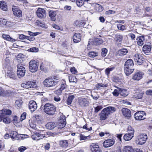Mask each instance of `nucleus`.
<instances>
[{
  "label": "nucleus",
  "mask_w": 152,
  "mask_h": 152,
  "mask_svg": "<svg viewBox=\"0 0 152 152\" xmlns=\"http://www.w3.org/2000/svg\"><path fill=\"white\" fill-rule=\"evenodd\" d=\"M28 34L29 35L32 36H35L37 35L40 34V33L39 32H37L33 33L30 31H28Z\"/></svg>",
  "instance_id": "5fc2aeb1"
},
{
  "label": "nucleus",
  "mask_w": 152,
  "mask_h": 152,
  "mask_svg": "<svg viewBox=\"0 0 152 152\" xmlns=\"http://www.w3.org/2000/svg\"><path fill=\"white\" fill-rule=\"evenodd\" d=\"M70 70L72 74H75L77 73V71L75 67H72Z\"/></svg>",
  "instance_id": "052dcab7"
},
{
  "label": "nucleus",
  "mask_w": 152,
  "mask_h": 152,
  "mask_svg": "<svg viewBox=\"0 0 152 152\" xmlns=\"http://www.w3.org/2000/svg\"><path fill=\"white\" fill-rule=\"evenodd\" d=\"M17 75L20 78L23 77L26 73V69L24 67L20 64L17 65Z\"/></svg>",
  "instance_id": "1a4fd4ad"
},
{
  "label": "nucleus",
  "mask_w": 152,
  "mask_h": 152,
  "mask_svg": "<svg viewBox=\"0 0 152 152\" xmlns=\"http://www.w3.org/2000/svg\"><path fill=\"white\" fill-rule=\"evenodd\" d=\"M11 114V111L9 109H4L0 110V114H1V116H9Z\"/></svg>",
  "instance_id": "5701e85b"
},
{
  "label": "nucleus",
  "mask_w": 152,
  "mask_h": 152,
  "mask_svg": "<svg viewBox=\"0 0 152 152\" xmlns=\"http://www.w3.org/2000/svg\"><path fill=\"white\" fill-rule=\"evenodd\" d=\"M134 63L131 59H129L125 62L124 65V72L126 76H129L133 72L134 68L133 67Z\"/></svg>",
  "instance_id": "f257e3e1"
},
{
  "label": "nucleus",
  "mask_w": 152,
  "mask_h": 152,
  "mask_svg": "<svg viewBox=\"0 0 152 152\" xmlns=\"http://www.w3.org/2000/svg\"><path fill=\"white\" fill-rule=\"evenodd\" d=\"M115 142V140L113 138L108 139L105 140L103 144L105 148L110 147L112 146Z\"/></svg>",
  "instance_id": "4468645a"
},
{
  "label": "nucleus",
  "mask_w": 152,
  "mask_h": 152,
  "mask_svg": "<svg viewBox=\"0 0 152 152\" xmlns=\"http://www.w3.org/2000/svg\"><path fill=\"white\" fill-rule=\"evenodd\" d=\"M88 55L91 57H94L97 56V53L95 52H91L89 53Z\"/></svg>",
  "instance_id": "3c124183"
},
{
  "label": "nucleus",
  "mask_w": 152,
  "mask_h": 152,
  "mask_svg": "<svg viewBox=\"0 0 152 152\" xmlns=\"http://www.w3.org/2000/svg\"><path fill=\"white\" fill-rule=\"evenodd\" d=\"M57 11L52 10H50L49 12V16L50 17L51 20L52 21H55L56 19L57 15Z\"/></svg>",
  "instance_id": "4be33fe9"
},
{
  "label": "nucleus",
  "mask_w": 152,
  "mask_h": 152,
  "mask_svg": "<svg viewBox=\"0 0 152 152\" xmlns=\"http://www.w3.org/2000/svg\"><path fill=\"white\" fill-rule=\"evenodd\" d=\"M92 152H100L99 145L96 143H93L90 146Z\"/></svg>",
  "instance_id": "412c9836"
},
{
  "label": "nucleus",
  "mask_w": 152,
  "mask_h": 152,
  "mask_svg": "<svg viewBox=\"0 0 152 152\" xmlns=\"http://www.w3.org/2000/svg\"><path fill=\"white\" fill-rule=\"evenodd\" d=\"M38 49L37 48L34 47L29 49L28 51L32 52H37L38 51Z\"/></svg>",
  "instance_id": "603ef678"
},
{
  "label": "nucleus",
  "mask_w": 152,
  "mask_h": 152,
  "mask_svg": "<svg viewBox=\"0 0 152 152\" xmlns=\"http://www.w3.org/2000/svg\"><path fill=\"white\" fill-rule=\"evenodd\" d=\"M128 52V50L124 48L121 49L118 51V53L121 56H124L126 55Z\"/></svg>",
  "instance_id": "72a5a7b5"
},
{
  "label": "nucleus",
  "mask_w": 152,
  "mask_h": 152,
  "mask_svg": "<svg viewBox=\"0 0 152 152\" xmlns=\"http://www.w3.org/2000/svg\"><path fill=\"white\" fill-rule=\"evenodd\" d=\"M39 63L38 61L32 60L29 63V69L32 72H35L38 69Z\"/></svg>",
  "instance_id": "20e7f679"
},
{
  "label": "nucleus",
  "mask_w": 152,
  "mask_h": 152,
  "mask_svg": "<svg viewBox=\"0 0 152 152\" xmlns=\"http://www.w3.org/2000/svg\"><path fill=\"white\" fill-rule=\"evenodd\" d=\"M119 88H118V89H115L114 91L112 93L113 95L115 96H118L120 94L119 90L118 89Z\"/></svg>",
  "instance_id": "8fccbe9b"
},
{
  "label": "nucleus",
  "mask_w": 152,
  "mask_h": 152,
  "mask_svg": "<svg viewBox=\"0 0 152 152\" xmlns=\"http://www.w3.org/2000/svg\"><path fill=\"white\" fill-rule=\"evenodd\" d=\"M84 0H77L76 3L77 6L81 7L84 4Z\"/></svg>",
  "instance_id": "09e8293b"
},
{
  "label": "nucleus",
  "mask_w": 152,
  "mask_h": 152,
  "mask_svg": "<svg viewBox=\"0 0 152 152\" xmlns=\"http://www.w3.org/2000/svg\"><path fill=\"white\" fill-rule=\"evenodd\" d=\"M0 7L2 10L4 11H7L8 8L6 3L4 1H1L0 2Z\"/></svg>",
  "instance_id": "7c9ffc66"
},
{
  "label": "nucleus",
  "mask_w": 152,
  "mask_h": 152,
  "mask_svg": "<svg viewBox=\"0 0 152 152\" xmlns=\"http://www.w3.org/2000/svg\"><path fill=\"white\" fill-rule=\"evenodd\" d=\"M2 117V119L4 123L6 124H9L10 122L11 119L9 116H1Z\"/></svg>",
  "instance_id": "4c0bfd02"
},
{
  "label": "nucleus",
  "mask_w": 152,
  "mask_h": 152,
  "mask_svg": "<svg viewBox=\"0 0 152 152\" xmlns=\"http://www.w3.org/2000/svg\"><path fill=\"white\" fill-rule=\"evenodd\" d=\"M143 75V72L140 71H137L133 75L132 79L134 80H139L142 78Z\"/></svg>",
  "instance_id": "f3484780"
},
{
  "label": "nucleus",
  "mask_w": 152,
  "mask_h": 152,
  "mask_svg": "<svg viewBox=\"0 0 152 152\" xmlns=\"http://www.w3.org/2000/svg\"><path fill=\"white\" fill-rule=\"evenodd\" d=\"M42 104H50L47 102H48V99L46 98H43L42 99Z\"/></svg>",
  "instance_id": "4d7b16f0"
},
{
  "label": "nucleus",
  "mask_w": 152,
  "mask_h": 152,
  "mask_svg": "<svg viewBox=\"0 0 152 152\" xmlns=\"http://www.w3.org/2000/svg\"><path fill=\"white\" fill-rule=\"evenodd\" d=\"M107 52V50L106 48H103L102 49L101 56L104 57L105 56Z\"/></svg>",
  "instance_id": "de8ad7c7"
},
{
  "label": "nucleus",
  "mask_w": 152,
  "mask_h": 152,
  "mask_svg": "<svg viewBox=\"0 0 152 152\" xmlns=\"http://www.w3.org/2000/svg\"><path fill=\"white\" fill-rule=\"evenodd\" d=\"M118 89L119 90L120 94L121 96H126L128 95V92L126 90L123 89H122L121 88H118Z\"/></svg>",
  "instance_id": "e433bc0d"
},
{
  "label": "nucleus",
  "mask_w": 152,
  "mask_h": 152,
  "mask_svg": "<svg viewBox=\"0 0 152 152\" xmlns=\"http://www.w3.org/2000/svg\"><path fill=\"white\" fill-rule=\"evenodd\" d=\"M2 37L4 39L7 41L12 42H14L16 41L15 39L11 37L8 34H3Z\"/></svg>",
  "instance_id": "c85d7f7f"
},
{
  "label": "nucleus",
  "mask_w": 152,
  "mask_h": 152,
  "mask_svg": "<svg viewBox=\"0 0 152 152\" xmlns=\"http://www.w3.org/2000/svg\"><path fill=\"white\" fill-rule=\"evenodd\" d=\"M23 103L22 99H18L15 102V104H21Z\"/></svg>",
  "instance_id": "680f3d73"
},
{
  "label": "nucleus",
  "mask_w": 152,
  "mask_h": 152,
  "mask_svg": "<svg viewBox=\"0 0 152 152\" xmlns=\"http://www.w3.org/2000/svg\"><path fill=\"white\" fill-rule=\"evenodd\" d=\"M117 27L118 30L121 31H124L126 29L127 27L126 26L122 25L120 24H117Z\"/></svg>",
  "instance_id": "79ce46f5"
},
{
  "label": "nucleus",
  "mask_w": 152,
  "mask_h": 152,
  "mask_svg": "<svg viewBox=\"0 0 152 152\" xmlns=\"http://www.w3.org/2000/svg\"><path fill=\"white\" fill-rule=\"evenodd\" d=\"M36 13L37 17L41 19L45 18L46 16V11L43 8H38Z\"/></svg>",
  "instance_id": "f8f14e48"
},
{
  "label": "nucleus",
  "mask_w": 152,
  "mask_h": 152,
  "mask_svg": "<svg viewBox=\"0 0 152 152\" xmlns=\"http://www.w3.org/2000/svg\"><path fill=\"white\" fill-rule=\"evenodd\" d=\"M123 39L122 35L117 34H115L114 38L115 40L117 42H121Z\"/></svg>",
  "instance_id": "473e14b6"
},
{
  "label": "nucleus",
  "mask_w": 152,
  "mask_h": 152,
  "mask_svg": "<svg viewBox=\"0 0 152 152\" xmlns=\"http://www.w3.org/2000/svg\"><path fill=\"white\" fill-rule=\"evenodd\" d=\"M10 91H4L0 87V96H6L7 95H9V94H6L7 93H9Z\"/></svg>",
  "instance_id": "58836bf2"
},
{
  "label": "nucleus",
  "mask_w": 152,
  "mask_h": 152,
  "mask_svg": "<svg viewBox=\"0 0 152 152\" xmlns=\"http://www.w3.org/2000/svg\"><path fill=\"white\" fill-rule=\"evenodd\" d=\"M32 120L38 124H40L42 123V119L39 115H34L32 117Z\"/></svg>",
  "instance_id": "a211bd4d"
},
{
  "label": "nucleus",
  "mask_w": 152,
  "mask_h": 152,
  "mask_svg": "<svg viewBox=\"0 0 152 152\" xmlns=\"http://www.w3.org/2000/svg\"><path fill=\"white\" fill-rule=\"evenodd\" d=\"M10 136L13 140H18L19 139V135L17 132L15 131L11 132L10 133Z\"/></svg>",
  "instance_id": "a878e982"
},
{
  "label": "nucleus",
  "mask_w": 152,
  "mask_h": 152,
  "mask_svg": "<svg viewBox=\"0 0 152 152\" xmlns=\"http://www.w3.org/2000/svg\"><path fill=\"white\" fill-rule=\"evenodd\" d=\"M10 55L9 53L7 54L6 56H4V58H5L4 64L8 66H9L10 65Z\"/></svg>",
  "instance_id": "c756f323"
},
{
  "label": "nucleus",
  "mask_w": 152,
  "mask_h": 152,
  "mask_svg": "<svg viewBox=\"0 0 152 152\" xmlns=\"http://www.w3.org/2000/svg\"><path fill=\"white\" fill-rule=\"evenodd\" d=\"M102 108V107L100 105H98L95 108V112L97 113Z\"/></svg>",
  "instance_id": "13d9d810"
},
{
  "label": "nucleus",
  "mask_w": 152,
  "mask_h": 152,
  "mask_svg": "<svg viewBox=\"0 0 152 152\" xmlns=\"http://www.w3.org/2000/svg\"><path fill=\"white\" fill-rule=\"evenodd\" d=\"M14 15L18 18L22 17V13L21 10L18 7L16 6H13L12 9Z\"/></svg>",
  "instance_id": "ddd939ff"
},
{
  "label": "nucleus",
  "mask_w": 152,
  "mask_h": 152,
  "mask_svg": "<svg viewBox=\"0 0 152 152\" xmlns=\"http://www.w3.org/2000/svg\"><path fill=\"white\" fill-rule=\"evenodd\" d=\"M146 94L148 95H152V89L148 90L146 91Z\"/></svg>",
  "instance_id": "774afa93"
},
{
  "label": "nucleus",
  "mask_w": 152,
  "mask_h": 152,
  "mask_svg": "<svg viewBox=\"0 0 152 152\" xmlns=\"http://www.w3.org/2000/svg\"><path fill=\"white\" fill-rule=\"evenodd\" d=\"M29 125L32 129L36 130L37 129L36 125V124H34L32 122V120H29Z\"/></svg>",
  "instance_id": "37998d69"
},
{
  "label": "nucleus",
  "mask_w": 152,
  "mask_h": 152,
  "mask_svg": "<svg viewBox=\"0 0 152 152\" xmlns=\"http://www.w3.org/2000/svg\"><path fill=\"white\" fill-rule=\"evenodd\" d=\"M81 34H75L73 37V41L75 43L80 42L81 40Z\"/></svg>",
  "instance_id": "bb28decb"
},
{
  "label": "nucleus",
  "mask_w": 152,
  "mask_h": 152,
  "mask_svg": "<svg viewBox=\"0 0 152 152\" xmlns=\"http://www.w3.org/2000/svg\"><path fill=\"white\" fill-rule=\"evenodd\" d=\"M46 128L49 129H52L56 126L55 123L50 122L47 123L45 125Z\"/></svg>",
  "instance_id": "f704fd0d"
},
{
  "label": "nucleus",
  "mask_w": 152,
  "mask_h": 152,
  "mask_svg": "<svg viewBox=\"0 0 152 152\" xmlns=\"http://www.w3.org/2000/svg\"><path fill=\"white\" fill-rule=\"evenodd\" d=\"M59 144L62 148H66L68 147L69 144L67 140H61L59 141Z\"/></svg>",
  "instance_id": "cd10ccee"
},
{
  "label": "nucleus",
  "mask_w": 152,
  "mask_h": 152,
  "mask_svg": "<svg viewBox=\"0 0 152 152\" xmlns=\"http://www.w3.org/2000/svg\"><path fill=\"white\" fill-rule=\"evenodd\" d=\"M23 58L24 55L22 53H19L17 56L16 57V59L17 60L21 62V61L23 60L22 59Z\"/></svg>",
  "instance_id": "49530a36"
},
{
  "label": "nucleus",
  "mask_w": 152,
  "mask_h": 152,
  "mask_svg": "<svg viewBox=\"0 0 152 152\" xmlns=\"http://www.w3.org/2000/svg\"><path fill=\"white\" fill-rule=\"evenodd\" d=\"M80 101V104H88L86 100L85 99H81Z\"/></svg>",
  "instance_id": "6e6d98bb"
},
{
  "label": "nucleus",
  "mask_w": 152,
  "mask_h": 152,
  "mask_svg": "<svg viewBox=\"0 0 152 152\" xmlns=\"http://www.w3.org/2000/svg\"><path fill=\"white\" fill-rule=\"evenodd\" d=\"M134 137L132 134H130L129 133H126L124 136V139L125 141H128L130 140Z\"/></svg>",
  "instance_id": "2f4dec72"
},
{
  "label": "nucleus",
  "mask_w": 152,
  "mask_h": 152,
  "mask_svg": "<svg viewBox=\"0 0 152 152\" xmlns=\"http://www.w3.org/2000/svg\"><path fill=\"white\" fill-rule=\"evenodd\" d=\"M57 83V82L55 79L48 77L45 79L43 82L44 85L48 87H50L55 86Z\"/></svg>",
  "instance_id": "39448f33"
},
{
  "label": "nucleus",
  "mask_w": 152,
  "mask_h": 152,
  "mask_svg": "<svg viewBox=\"0 0 152 152\" xmlns=\"http://www.w3.org/2000/svg\"><path fill=\"white\" fill-rule=\"evenodd\" d=\"M26 149V147L23 146L20 147L18 148V150L19 151L21 152H23Z\"/></svg>",
  "instance_id": "0e129e2a"
},
{
  "label": "nucleus",
  "mask_w": 152,
  "mask_h": 152,
  "mask_svg": "<svg viewBox=\"0 0 152 152\" xmlns=\"http://www.w3.org/2000/svg\"><path fill=\"white\" fill-rule=\"evenodd\" d=\"M80 140H85L87 139V137L84 136L82 134H80Z\"/></svg>",
  "instance_id": "338daca9"
},
{
  "label": "nucleus",
  "mask_w": 152,
  "mask_h": 152,
  "mask_svg": "<svg viewBox=\"0 0 152 152\" xmlns=\"http://www.w3.org/2000/svg\"><path fill=\"white\" fill-rule=\"evenodd\" d=\"M44 107L45 112L49 115L53 114L56 110V107L54 105H44Z\"/></svg>",
  "instance_id": "6e6552de"
},
{
  "label": "nucleus",
  "mask_w": 152,
  "mask_h": 152,
  "mask_svg": "<svg viewBox=\"0 0 152 152\" xmlns=\"http://www.w3.org/2000/svg\"><path fill=\"white\" fill-rule=\"evenodd\" d=\"M5 23H4V25H5L8 26H12V23L11 22L7 21L6 19H4Z\"/></svg>",
  "instance_id": "864d4df0"
},
{
  "label": "nucleus",
  "mask_w": 152,
  "mask_h": 152,
  "mask_svg": "<svg viewBox=\"0 0 152 152\" xmlns=\"http://www.w3.org/2000/svg\"><path fill=\"white\" fill-rule=\"evenodd\" d=\"M7 74L9 77L10 78H12L14 80L16 79L15 75L13 72H12L11 71H9L7 72Z\"/></svg>",
  "instance_id": "a19ab883"
},
{
  "label": "nucleus",
  "mask_w": 152,
  "mask_h": 152,
  "mask_svg": "<svg viewBox=\"0 0 152 152\" xmlns=\"http://www.w3.org/2000/svg\"><path fill=\"white\" fill-rule=\"evenodd\" d=\"M121 111L123 115L126 117H129L131 116V112L128 109L126 108H123Z\"/></svg>",
  "instance_id": "6ab92c4d"
},
{
  "label": "nucleus",
  "mask_w": 152,
  "mask_h": 152,
  "mask_svg": "<svg viewBox=\"0 0 152 152\" xmlns=\"http://www.w3.org/2000/svg\"><path fill=\"white\" fill-rule=\"evenodd\" d=\"M66 87V84L65 82H64V83H62L61 85V87L59 89H60V90H61V91L63 90L64 89H65Z\"/></svg>",
  "instance_id": "e2e57ef3"
},
{
  "label": "nucleus",
  "mask_w": 152,
  "mask_h": 152,
  "mask_svg": "<svg viewBox=\"0 0 152 152\" xmlns=\"http://www.w3.org/2000/svg\"><path fill=\"white\" fill-rule=\"evenodd\" d=\"M103 42L102 39L99 38H96L94 40L90 39L88 42L87 48L89 49L90 47H89L91 45H97L101 44L103 43Z\"/></svg>",
  "instance_id": "423d86ee"
},
{
  "label": "nucleus",
  "mask_w": 152,
  "mask_h": 152,
  "mask_svg": "<svg viewBox=\"0 0 152 152\" xmlns=\"http://www.w3.org/2000/svg\"><path fill=\"white\" fill-rule=\"evenodd\" d=\"M92 6L94 7L96 10L97 12H101L103 10V7L101 5L97 3H93Z\"/></svg>",
  "instance_id": "b1692460"
},
{
  "label": "nucleus",
  "mask_w": 152,
  "mask_h": 152,
  "mask_svg": "<svg viewBox=\"0 0 152 152\" xmlns=\"http://www.w3.org/2000/svg\"><path fill=\"white\" fill-rule=\"evenodd\" d=\"M134 59L136 62H137L139 65H141L143 62L144 58L140 54H136L134 56Z\"/></svg>",
  "instance_id": "2eb2a0df"
},
{
  "label": "nucleus",
  "mask_w": 152,
  "mask_h": 152,
  "mask_svg": "<svg viewBox=\"0 0 152 152\" xmlns=\"http://www.w3.org/2000/svg\"><path fill=\"white\" fill-rule=\"evenodd\" d=\"M151 49V45L150 44L144 45L143 47V51L145 53L148 54Z\"/></svg>",
  "instance_id": "aec40b11"
},
{
  "label": "nucleus",
  "mask_w": 152,
  "mask_h": 152,
  "mask_svg": "<svg viewBox=\"0 0 152 152\" xmlns=\"http://www.w3.org/2000/svg\"><path fill=\"white\" fill-rule=\"evenodd\" d=\"M121 104H130V103L128 102L127 100H121L120 101Z\"/></svg>",
  "instance_id": "bf43d9fd"
},
{
  "label": "nucleus",
  "mask_w": 152,
  "mask_h": 152,
  "mask_svg": "<svg viewBox=\"0 0 152 152\" xmlns=\"http://www.w3.org/2000/svg\"><path fill=\"white\" fill-rule=\"evenodd\" d=\"M127 131L128 133L131 134H132L133 135H134V129L130 126H129L128 128Z\"/></svg>",
  "instance_id": "a18cd8bd"
},
{
  "label": "nucleus",
  "mask_w": 152,
  "mask_h": 152,
  "mask_svg": "<svg viewBox=\"0 0 152 152\" xmlns=\"http://www.w3.org/2000/svg\"><path fill=\"white\" fill-rule=\"evenodd\" d=\"M75 98V96L73 95H69L67 98V103L68 104H70L72 102V100Z\"/></svg>",
  "instance_id": "ea45409f"
},
{
  "label": "nucleus",
  "mask_w": 152,
  "mask_h": 152,
  "mask_svg": "<svg viewBox=\"0 0 152 152\" xmlns=\"http://www.w3.org/2000/svg\"><path fill=\"white\" fill-rule=\"evenodd\" d=\"M147 138L146 134H141L136 137L135 142L137 145H143L146 142Z\"/></svg>",
  "instance_id": "7ed1b4c3"
},
{
  "label": "nucleus",
  "mask_w": 152,
  "mask_h": 152,
  "mask_svg": "<svg viewBox=\"0 0 152 152\" xmlns=\"http://www.w3.org/2000/svg\"><path fill=\"white\" fill-rule=\"evenodd\" d=\"M21 86L22 87L27 89L35 88L37 87L36 82L30 81H27L25 83H22Z\"/></svg>",
  "instance_id": "0eeeda50"
},
{
  "label": "nucleus",
  "mask_w": 152,
  "mask_h": 152,
  "mask_svg": "<svg viewBox=\"0 0 152 152\" xmlns=\"http://www.w3.org/2000/svg\"><path fill=\"white\" fill-rule=\"evenodd\" d=\"M37 107V105H29V108L31 112L34 111Z\"/></svg>",
  "instance_id": "c03bdc74"
},
{
  "label": "nucleus",
  "mask_w": 152,
  "mask_h": 152,
  "mask_svg": "<svg viewBox=\"0 0 152 152\" xmlns=\"http://www.w3.org/2000/svg\"><path fill=\"white\" fill-rule=\"evenodd\" d=\"M115 109L112 107H109L104 108L100 113V118L102 120H105L107 118L109 114L112 113V112L115 111Z\"/></svg>",
  "instance_id": "f03ea898"
},
{
  "label": "nucleus",
  "mask_w": 152,
  "mask_h": 152,
  "mask_svg": "<svg viewBox=\"0 0 152 152\" xmlns=\"http://www.w3.org/2000/svg\"><path fill=\"white\" fill-rule=\"evenodd\" d=\"M136 40L138 45L142 46L145 41L144 37V36L139 37L137 38Z\"/></svg>",
  "instance_id": "393cba45"
},
{
  "label": "nucleus",
  "mask_w": 152,
  "mask_h": 152,
  "mask_svg": "<svg viewBox=\"0 0 152 152\" xmlns=\"http://www.w3.org/2000/svg\"><path fill=\"white\" fill-rule=\"evenodd\" d=\"M45 137L44 135L41 134L37 132L34 133V134L31 136V138L34 140H38L43 139Z\"/></svg>",
  "instance_id": "dca6fc26"
},
{
  "label": "nucleus",
  "mask_w": 152,
  "mask_h": 152,
  "mask_svg": "<svg viewBox=\"0 0 152 152\" xmlns=\"http://www.w3.org/2000/svg\"><path fill=\"white\" fill-rule=\"evenodd\" d=\"M66 124L65 116L61 113L58 122V127L60 129L63 128L65 127Z\"/></svg>",
  "instance_id": "9b49d317"
},
{
  "label": "nucleus",
  "mask_w": 152,
  "mask_h": 152,
  "mask_svg": "<svg viewBox=\"0 0 152 152\" xmlns=\"http://www.w3.org/2000/svg\"><path fill=\"white\" fill-rule=\"evenodd\" d=\"M134 117L136 120H142L145 118V114L143 111H139L134 114Z\"/></svg>",
  "instance_id": "9d476101"
},
{
  "label": "nucleus",
  "mask_w": 152,
  "mask_h": 152,
  "mask_svg": "<svg viewBox=\"0 0 152 152\" xmlns=\"http://www.w3.org/2000/svg\"><path fill=\"white\" fill-rule=\"evenodd\" d=\"M26 113L24 112L23 113L21 116V119H22V120L25 119L26 118Z\"/></svg>",
  "instance_id": "69168bd1"
},
{
  "label": "nucleus",
  "mask_w": 152,
  "mask_h": 152,
  "mask_svg": "<svg viewBox=\"0 0 152 152\" xmlns=\"http://www.w3.org/2000/svg\"><path fill=\"white\" fill-rule=\"evenodd\" d=\"M123 152H134V150L132 147L127 146L124 147Z\"/></svg>",
  "instance_id": "c9c22d12"
}]
</instances>
